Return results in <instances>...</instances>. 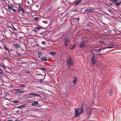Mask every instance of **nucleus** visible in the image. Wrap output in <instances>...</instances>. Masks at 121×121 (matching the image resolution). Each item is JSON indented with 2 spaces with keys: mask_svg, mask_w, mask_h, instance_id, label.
I'll list each match as a JSON object with an SVG mask.
<instances>
[{
  "mask_svg": "<svg viewBox=\"0 0 121 121\" xmlns=\"http://www.w3.org/2000/svg\"><path fill=\"white\" fill-rule=\"evenodd\" d=\"M42 22L45 24H47L48 23V22L47 21H43Z\"/></svg>",
  "mask_w": 121,
  "mask_h": 121,
  "instance_id": "40",
  "label": "nucleus"
},
{
  "mask_svg": "<svg viewBox=\"0 0 121 121\" xmlns=\"http://www.w3.org/2000/svg\"><path fill=\"white\" fill-rule=\"evenodd\" d=\"M32 105L34 106H39L40 105L38 103L37 101H33V103L31 104Z\"/></svg>",
  "mask_w": 121,
  "mask_h": 121,
  "instance_id": "10",
  "label": "nucleus"
},
{
  "mask_svg": "<svg viewBox=\"0 0 121 121\" xmlns=\"http://www.w3.org/2000/svg\"><path fill=\"white\" fill-rule=\"evenodd\" d=\"M78 82V79L76 77H75L73 81V84H76Z\"/></svg>",
  "mask_w": 121,
  "mask_h": 121,
  "instance_id": "17",
  "label": "nucleus"
},
{
  "mask_svg": "<svg viewBox=\"0 0 121 121\" xmlns=\"http://www.w3.org/2000/svg\"><path fill=\"white\" fill-rule=\"evenodd\" d=\"M4 73V70L3 69H1V68H0V80L2 82V83H3L4 82V81L2 79L1 77H2V76Z\"/></svg>",
  "mask_w": 121,
  "mask_h": 121,
  "instance_id": "6",
  "label": "nucleus"
},
{
  "mask_svg": "<svg viewBox=\"0 0 121 121\" xmlns=\"http://www.w3.org/2000/svg\"><path fill=\"white\" fill-rule=\"evenodd\" d=\"M51 9H52V8L51 7H50V8H49V9H48V11H50L51 10Z\"/></svg>",
  "mask_w": 121,
  "mask_h": 121,
  "instance_id": "46",
  "label": "nucleus"
},
{
  "mask_svg": "<svg viewBox=\"0 0 121 121\" xmlns=\"http://www.w3.org/2000/svg\"><path fill=\"white\" fill-rule=\"evenodd\" d=\"M82 1L81 0H77L75 2V5H77L80 3Z\"/></svg>",
  "mask_w": 121,
  "mask_h": 121,
  "instance_id": "21",
  "label": "nucleus"
},
{
  "mask_svg": "<svg viewBox=\"0 0 121 121\" xmlns=\"http://www.w3.org/2000/svg\"><path fill=\"white\" fill-rule=\"evenodd\" d=\"M88 42V41L87 39H83L79 44L80 47L82 49L86 47L85 43Z\"/></svg>",
  "mask_w": 121,
  "mask_h": 121,
  "instance_id": "2",
  "label": "nucleus"
},
{
  "mask_svg": "<svg viewBox=\"0 0 121 121\" xmlns=\"http://www.w3.org/2000/svg\"><path fill=\"white\" fill-rule=\"evenodd\" d=\"M42 53L41 52H38V58H40V56L42 55Z\"/></svg>",
  "mask_w": 121,
  "mask_h": 121,
  "instance_id": "20",
  "label": "nucleus"
},
{
  "mask_svg": "<svg viewBox=\"0 0 121 121\" xmlns=\"http://www.w3.org/2000/svg\"><path fill=\"white\" fill-rule=\"evenodd\" d=\"M26 86L25 85L23 84H20L19 85V86L20 87H24Z\"/></svg>",
  "mask_w": 121,
  "mask_h": 121,
  "instance_id": "32",
  "label": "nucleus"
},
{
  "mask_svg": "<svg viewBox=\"0 0 121 121\" xmlns=\"http://www.w3.org/2000/svg\"><path fill=\"white\" fill-rule=\"evenodd\" d=\"M37 94L36 93H29L28 95H33L35 97H36V95Z\"/></svg>",
  "mask_w": 121,
  "mask_h": 121,
  "instance_id": "18",
  "label": "nucleus"
},
{
  "mask_svg": "<svg viewBox=\"0 0 121 121\" xmlns=\"http://www.w3.org/2000/svg\"><path fill=\"white\" fill-rule=\"evenodd\" d=\"M76 44H73L72 46V47L71 48V49H74L76 46Z\"/></svg>",
  "mask_w": 121,
  "mask_h": 121,
  "instance_id": "31",
  "label": "nucleus"
},
{
  "mask_svg": "<svg viewBox=\"0 0 121 121\" xmlns=\"http://www.w3.org/2000/svg\"><path fill=\"white\" fill-rule=\"evenodd\" d=\"M104 39H101V40H99V43H101V44H103V43H104L105 42L104 41Z\"/></svg>",
  "mask_w": 121,
  "mask_h": 121,
  "instance_id": "19",
  "label": "nucleus"
},
{
  "mask_svg": "<svg viewBox=\"0 0 121 121\" xmlns=\"http://www.w3.org/2000/svg\"><path fill=\"white\" fill-rule=\"evenodd\" d=\"M24 92H25L24 91H21V90H20V93H19L20 94H21V93H24Z\"/></svg>",
  "mask_w": 121,
  "mask_h": 121,
  "instance_id": "41",
  "label": "nucleus"
},
{
  "mask_svg": "<svg viewBox=\"0 0 121 121\" xmlns=\"http://www.w3.org/2000/svg\"><path fill=\"white\" fill-rule=\"evenodd\" d=\"M50 54L51 55L54 56L56 55V52H51Z\"/></svg>",
  "mask_w": 121,
  "mask_h": 121,
  "instance_id": "22",
  "label": "nucleus"
},
{
  "mask_svg": "<svg viewBox=\"0 0 121 121\" xmlns=\"http://www.w3.org/2000/svg\"><path fill=\"white\" fill-rule=\"evenodd\" d=\"M33 31L36 32H37V30L36 29L33 30Z\"/></svg>",
  "mask_w": 121,
  "mask_h": 121,
  "instance_id": "45",
  "label": "nucleus"
},
{
  "mask_svg": "<svg viewBox=\"0 0 121 121\" xmlns=\"http://www.w3.org/2000/svg\"><path fill=\"white\" fill-rule=\"evenodd\" d=\"M95 51L96 52H98L99 54L101 53L100 51L102 50V49L101 48H99L98 49H95Z\"/></svg>",
  "mask_w": 121,
  "mask_h": 121,
  "instance_id": "14",
  "label": "nucleus"
},
{
  "mask_svg": "<svg viewBox=\"0 0 121 121\" xmlns=\"http://www.w3.org/2000/svg\"><path fill=\"white\" fill-rule=\"evenodd\" d=\"M84 105V103H83L81 105V106L80 108H83V109H84V108H83V106Z\"/></svg>",
  "mask_w": 121,
  "mask_h": 121,
  "instance_id": "34",
  "label": "nucleus"
},
{
  "mask_svg": "<svg viewBox=\"0 0 121 121\" xmlns=\"http://www.w3.org/2000/svg\"><path fill=\"white\" fill-rule=\"evenodd\" d=\"M23 90V89H22V91Z\"/></svg>",
  "mask_w": 121,
  "mask_h": 121,
  "instance_id": "59",
  "label": "nucleus"
},
{
  "mask_svg": "<svg viewBox=\"0 0 121 121\" xmlns=\"http://www.w3.org/2000/svg\"><path fill=\"white\" fill-rule=\"evenodd\" d=\"M39 44H36V45H37V46H39Z\"/></svg>",
  "mask_w": 121,
  "mask_h": 121,
  "instance_id": "54",
  "label": "nucleus"
},
{
  "mask_svg": "<svg viewBox=\"0 0 121 121\" xmlns=\"http://www.w3.org/2000/svg\"><path fill=\"white\" fill-rule=\"evenodd\" d=\"M0 66L2 67L4 70H5L6 69L5 67L2 64H0Z\"/></svg>",
  "mask_w": 121,
  "mask_h": 121,
  "instance_id": "30",
  "label": "nucleus"
},
{
  "mask_svg": "<svg viewBox=\"0 0 121 121\" xmlns=\"http://www.w3.org/2000/svg\"><path fill=\"white\" fill-rule=\"evenodd\" d=\"M3 48L4 49L7 51L9 52L10 51L9 49L6 46H4Z\"/></svg>",
  "mask_w": 121,
  "mask_h": 121,
  "instance_id": "24",
  "label": "nucleus"
},
{
  "mask_svg": "<svg viewBox=\"0 0 121 121\" xmlns=\"http://www.w3.org/2000/svg\"><path fill=\"white\" fill-rule=\"evenodd\" d=\"M18 11L19 12L20 11L22 12V13L24 14L25 13V12L24 10L22 8L20 5H18Z\"/></svg>",
  "mask_w": 121,
  "mask_h": 121,
  "instance_id": "7",
  "label": "nucleus"
},
{
  "mask_svg": "<svg viewBox=\"0 0 121 121\" xmlns=\"http://www.w3.org/2000/svg\"><path fill=\"white\" fill-rule=\"evenodd\" d=\"M19 111L18 110L16 112L17 113H19L18 112H19Z\"/></svg>",
  "mask_w": 121,
  "mask_h": 121,
  "instance_id": "50",
  "label": "nucleus"
},
{
  "mask_svg": "<svg viewBox=\"0 0 121 121\" xmlns=\"http://www.w3.org/2000/svg\"><path fill=\"white\" fill-rule=\"evenodd\" d=\"M98 60L96 59L95 54L94 53H92L91 58V62L92 64L94 65H95L97 62Z\"/></svg>",
  "mask_w": 121,
  "mask_h": 121,
  "instance_id": "4",
  "label": "nucleus"
},
{
  "mask_svg": "<svg viewBox=\"0 0 121 121\" xmlns=\"http://www.w3.org/2000/svg\"><path fill=\"white\" fill-rule=\"evenodd\" d=\"M89 113V115H91V111Z\"/></svg>",
  "mask_w": 121,
  "mask_h": 121,
  "instance_id": "52",
  "label": "nucleus"
},
{
  "mask_svg": "<svg viewBox=\"0 0 121 121\" xmlns=\"http://www.w3.org/2000/svg\"><path fill=\"white\" fill-rule=\"evenodd\" d=\"M39 18L37 17H36L35 18H34V20L37 21V20H39Z\"/></svg>",
  "mask_w": 121,
  "mask_h": 121,
  "instance_id": "33",
  "label": "nucleus"
},
{
  "mask_svg": "<svg viewBox=\"0 0 121 121\" xmlns=\"http://www.w3.org/2000/svg\"><path fill=\"white\" fill-rule=\"evenodd\" d=\"M40 75L41 76H43V75H42V74H41Z\"/></svg>",
  "mask_w": 121,
  "mask_h": 121,
  "instance_id": "57",
  "label": "nucleus"
},
{
  "mask_svg": "<svg viewBox=\"0 0 121 121\" xmlns=\"http://www.w3.org/2000/svg\"><path fill=\"white\" fill-rule=\"evenodd\" d=\"M1 48V46H0V48Z\"/></svg>",
  "mask_w": 121,
  "mask_h": 121,
  "instance_id": "58",
  "label": "nucleus"
},
{
  "mask_svg": "<svg viewBox=\"0 0 121 121\" xmlns=\"http://www.w3.org/2000/svg\"><path fill=\"white\" fill-rule=\"evenodd\" d=\"M9 95L8 94H6L5 95V96L6 97H7Z\"/></svg>",
  "mask_w": 121,
  "mask_h": 121,
  "instance_id": "47",
  "label": "nucleus"
},
{
  "mask_svg": "<svg viewBox=\"0 0 121 121\" xmlns=\"http://www.w3.org/2000/svg\"><path fill=\"white\" fill-rule=\"evenodd\" d=\"M17 121V120H15V121Z\"/></svg>",
  "mask_w": 121,
  "mask_h": 121,
  "instance_id": "60",
  "label": "nucleus"
},
{
  "mask_svg": "<svg viewBox=\"0 0 121 121\" xmlns=\"http://www.w3.org/2000/svg\"><path fill=\"white\" fill-rule=\"evenodd\" d=\"M36 96L38 97L39 98H41V96L40 95L38 94H37Z\"/></svg>",
  "mask_w": 121,
  "mask_h": 121,
  "instance_id": "38",
  "label": "nucleus"
},
{
  "mask_svg": "<svg viewBox=\"0 0 121 121\" xmlns=\"http://www.w3.org/2000/svg\"><path fill=\"white\" fill-rule=\"evenodd\" d=\"M14 46L16 48H20L21 47V46L18 44H15Z\"/></svg>",
  "mask_w": 121,
  "mask_h": 121,
  "instance_id": "23",
  "label": "nucleus"
},
{
  "mask_svg": "<svg viewBox=\"0 0 121 121\" xmlns=\"http://www.w3.org/2000/svg\"><path fill=\"white\" fill-rule=\"evenodd\" d=\"M12 10H13V12H16V10L15 9H13Z\"/></svg>",
  "mask_w": 121,
  "mask_h": 121,
  "instance_id": "42",
  "label": "nucleus"
},
{
  "mask_svg": "<svg viewBox=\"0 0 121 121\" xmlns=\"http://www.w3.org/2000/svg\"><path fill=\"white\" fill-rule=\"evenodd\" d=\"M92 25V24L91 23L89 22L87 24V26L89 28H90L91 27Z\"/></svg>",
  "mask_w": 121,
  "mask_h": 121,
  "instance_id": "16",
  "label": "nucleus"
},
{
  "mask_svg": "<svg viewBox=\"0 0 121 121\" xmlns=\"http://www.w3.org/2000/svg\"><path fill=\"white\" fill-rule=\"evenodd\" d=\"M7 121H13L12 120H7Z\"/></svg>",
  "mask_w": 121,
  "mask_h": 121,
  "instance_id": "51",
  "label": "nucleus"
},
{
  "mask_svg": "<svg viewBox=\"0 0 121 121\" xmlns=\"http://www.w3.org/2000/svg\"><path fill=\"white\" fill-rule=\"evenodd\" d=\"M113 48V46H111L107 47V48Z\"/></svg>",
  "mask_w": 121,
  "mask_h": 121,
  "instance_id": "37",
  "label": "nucleus"
},
{
  "mask_svg": "<svg viewBox=\"0 0 121 121\" xmlns=\"http://www.w3.org/2000/svg\"><path fill=\"white\" fill-rule=\"evenodd\" d=\"M40 60L42 61H46L48 60L47 58L46 57H41L40 58Z\"/></svg>",
  "mask_w": 121,
  "mask_h": 121,
  "instance_id": "11",
  "label": "nucleus"
},
{
  "mask_svg": "<svg viewBox=\"0 0 121 121\" xmlns=\"http://www.w3.org/2000/svg\"><path fill=\"white\" fill-rule=\"evenodd\" d=\"M66 62L67 67H70L74 64L73 61L70 58L67 59L66 60Z\"/></svg>",
  "mask_w": 121,
  "mask_h": 121,
  "instance_id": "3",
  "label": "nucleus"
},
{
  "mask_svg": "<svg viewBox=\"0 0 121 121\" xmlns=\"http://www.w3.org/2000/svg\"><path fill=\"white\" fill-rule=\"evenodd\" d=\"M41 43L43 44H45V42L44 41H42L41 42Z\"/></svg>",
  "mask_w": 121,
  "mask_h": 121,
  "instance_id": "43",
  "label": "nucleus"
},
{
  "mask_svg": "<svg viewBox=\"0 0 121 121\" xmlns=\"http://www.w3.org/2000/svg\"><path fill=\"white\" fill-rule=\"evenodd\" d=\"M113 2L115 3V4L117 6H119L121 4V2L120 1V2H118L117 0H111Z\"/></svg>",
  "mask_w": 121,
  "mask_h": 121,
  "instance_id": "8",
  "label": "nucleus"
},
{
  "mask_svg": "<svg viewBox=\"0 0 121 121\" xmlns=\"http://www.w3.org/2000/svg\"><path fill=\"white\" fill-rule=\"evenodd\" d=\"M48 121H49V120H48Z\"/></svg>",
  "mask_w": 121,
  "mask_h": 121,
  "instance_id": "61",
  "label": "nucleus"
},
{
  "mask_svg": "<svg viewBox=\"0 0 121 121\" xmlns=\"http://www.w3.org/2000/svg\"><path fill=\"white\" fill-rule=\"evenodd\" d=\"M63 41L65 47H67L69 44V43L70 42V40L68 38L65 37L63 38Z\"/></svg>",
  "mask_w": 121,
  "mask_h": 121,
  "instance_id": "5",
  "label": "nucleus"
},
{
  "mask_svg": "<svg viewBox=\"0 0 121 121\" xmlns=\"http://www.w3.org/2000/svg\"><path fill=\"white\" fill-rule=\"evenodd\" d=\"M79 20V19H78V18H77L76 19H74L72 21L71 23H72V22H75V24H76V22H77Z\"/></svg>",
  "mask_w": 121,
  "mask_h": 121,
  "instance_id": "15",
  "label": "nucleus"
},
{
  "mask_svg": "<svg viewBox=\"0 0 121 121\" xmlns=\"http://www.w3.org/2000/svg\"><path fill=\"white\" fill-rule=\"evenodd\" d=\"M13 29L15 30H16V29L14 27H13Z\"/></svg>",
  "mask_w": 121,
  "mask_h": 121,
  "instance_id": "49",
  "label": "nucleus"
},
{
  "mask_svg": "<svg viewBox=\"0 0 121 121\" xmlns=\"http://www.w3.org/2000/svg\"><path fill=\"white\" fill-rule=\"evenodd\" d=\"M12 103H13L16 104L18 103L19 101L18 100H13L12 101Z\"/></svg>",
  "mask_w": 121,
  "mask_h": 121,
  "instance_id": "26",
  "label": "nucleus"
},
{
  "mask_svg": "<svg viewBox=\"0 0 121 121\" xmlns=\"http://www.w3.org/2000/svg\"><path fill=\"white\" fill-rule=\"evenodd\" d=\"M40 69L41 70H42L43 71H47V69L45 68H41Z\"/></svg>",
  "mask_w": 121,
  "mask_h": 121,
  "instance_id": "28",
  "label": "nucleus"
},
{
  "mask_svg": "<svg viewBox=\"0 0 121 121\" xmlns=\"http://www.w3.org/2000/svg\"><path fill=\"white\" fill-rule=\"evenodd\" d=\"M84 112V109H83V108H76L75 110V115L74 117L77 118L80 116L81 114L82 113Z\"/></svg>",
  "mask_w": 121,
  "mask_h": 121,
  "instance_id": "1",
  "label": "nucleus"
},
{
  "mask_svg": "<svg viewBox=\"0 0 121 121\" xmlns=\"http://www.w3.org/2000/svg\"><path fill=\"white\" fill-rule=\"evenodd\" d=\"M20 89H16L15 90L16 93L19 92H20Z\"/></svg>",
  "mask_w": 121,
  "mask_h": 121,
  "instance_id": "25",
  "label": "nucleus"
},
{
  "mask_svg": "<svg viewBox=\"0 0 121 121\" xmlns=\"http://www.w3.org/2000/svg\"><path fill=\"white\" fill-rule=\"evenodd\" d=\"M43 27L41 26H39L38 27H36L34 28L36 29L37 30H39L41 29H43Z\"/></svg>",
  "mask_w": 121,
  "mask_h": 121,
  "instance_id": "13",
  "label": "nucleus"
},
{
  "mask_svg": "<svg viewBox=\"0 0 121 121\" xmlns=\"http://www.w3.org/2000/svg\"><path fill=\"white\" fill-rule=\"evenodd\" d=\"M17 56L18 57H20L22 55L21 54H20L17 53Z\"/></svg>",
  "mask_w": 121,
  "mask_h": 121,
  "instance_id": "36",
  "label": "nucleus"
},
{
  "mask_svg": "<svg viewBox=\"0 0 121 121\" xmlns=\"http://www.w3.org/2000/svg\"><path fill=\"white\" fill-rule=\"evenodd\" d=\"M8 7L9 10V11H10L11 10H12L13 8L12 7H11V6H10L9 5H8Z\"/></svg>",
  "mask_w": 121,
  "mask_h": 121,
  "instance_id": "29",
  "label": "nucleus"
},
{
  "mask_svg": "<svg viewBox=\"0 0 121 121\" xmlns=\"http://www.w3.org/2000/svg\"><path fill=\"white\" fill-rule=\"evenodd\" d=\"M26 105L25 104L21 105L18 106L17 108L18 109H22L25 107L26 106Z\"/></svg>",
  "mask_w": 121,
  "mask_h": 121,
  "instance_id": "12",
  "label": "nucleus"
},
{
  "mask_svg": "<svg viewBox=\"0 0 121 121\" xmlns=\"http://www.w3.org/2000/svg\"><path fill=\"white\" fill-rule=\"evenodd\" d=\"M44 32H41V33H40V34L41 35H44Z\"/></svg>",
  "mask_w": 121,
  "mask_h": 121,
  "instance_id": "44",
  "label": "nucleus"
},
{
  "mask_svg": "<svg viewBox=\"0 0 121 121\" xmlns=\"http://www.w3.org/2000/svg\"><path fill=\"white\" fill-rule=\"evenodd\" d=\"M108 92L110 94V95H111L112 93V91L111 89L109 90H108Z\"/></svg>",
  "mask_w": 121,
  "mask_h": 121,
  "instance_id": "27",
  "label": "nucleus"
},
{
  "mask_svg": "<svg viewBox=\"0 0 121 121\" xmlns=\"http://www.w3.org/2000/svg\"><path fill=\"white\" fill-rule=\"evenodd\" d=\"M94 10L93 8H87V9L85 10V11L88 12H92Z\"/></svg>",
  "mask_w": 121,
  "mask_h": 121,
  "instance_id": "9",
  "label": "nucleus"
},
{
  "mask_svg": "<svg viewBox=\"0 0 121 121\" xmlns=\"http://www.w3.org/2000/svg\"><path fill=\"white\" fill-rule=\"evenodd\" d=\"M37 75H39V76H40V75H41V74H37Z\"/></svg>",
  "mask_w": 121,
  "mask_h": 121,
  "instance_id": "56",
  "label": "nucleus"
},
{
  "mask_svg": "<svg viewBox=\"0 0 121 121\" xmlns=\"http://www.w3.org/2000/svg\"><path fill=\"white\" fill-rule=\"evenodd\" d=\"M44 78H44H44H43V79H40V81L41 82L44 79Z\"/></svg>",
  "mask_w": 121,
  "mask_h": 121,
  "instance_id": "48",
  "label": "nucleus"
},
{
  "mask_svg": "<svg viewBox=\"0 0 121 121\" xmlns=\"http://www.w3.org/2000/svg\"><path fill=\"white\" fill-rule=\"evenodd\" d=\"M27 3H28V4H29L30 5V4H29V2L28 1L27 2Z\"/></svg>",
  "mask_w": 121,
  "mask_h": 121,
  "instance_id": "55",
  "label": "nucleus"
},
{
  "mask_svg": "<svg viewBox=\"0 0 121 121\" xmlns=\"http://www.w3.org/2000/svg\"><path fill=\"white\" fill-rule=\"evenodd\" d=\"M101 49H102V50L105 49L106 48H107V47H103L102 48H101Z\"/></svg>",
  "mask_w": 121,
  "mask_h": 121,
  "instance_id": "39",
  "label": "nucleus"
},
{
  "mask_svg": "<svg viewBox=\"0 0 121 121\" xmlns=\"http://www.w3.org/2000/svg\"><path fill=\"white\" fill-rule=\"evenodd\" d=\"M11 7H12V8H13H13H14V6L13 5H12V6H11Z\"/></svg>",
  "mask_w": 121,
  "mask_h": 121,
  "instance_id": "53",
  "label": "nucleus"
},
{
  "mask_svg": "<svg viewBox=\"0 0 121 121\" xmlns=\"http://www.w3.org/2000/svg\"><path fill=\"white\" fill-rule=\"evenodd\" d=\"M25 73L27 74H28L30 73V72L28 71L25 70L24 71Z\"/></svg>",
  "mask_w": 121,
  "mask_h": 121,
  "instance_id": "35",
  "label": "nucleus"
}]
</instances>
